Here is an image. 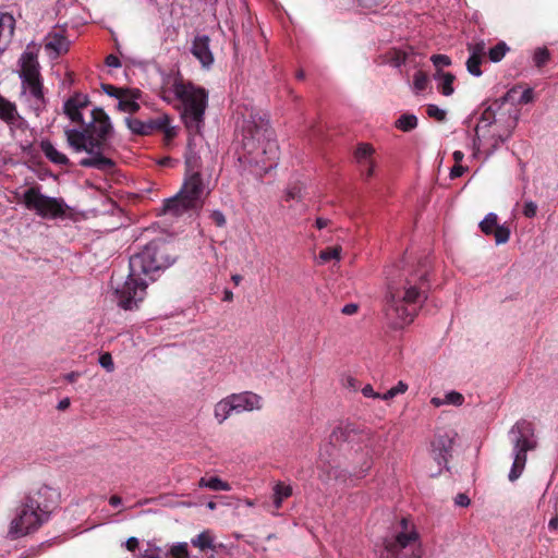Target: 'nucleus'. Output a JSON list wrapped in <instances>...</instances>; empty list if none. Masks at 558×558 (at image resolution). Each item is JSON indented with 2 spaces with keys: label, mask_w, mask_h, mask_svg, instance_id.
Instances as JSON below:
<instances>
[{
  "label": "nucleus",
  "mask_w": 558,
  "mask_h": 558,
  "mask_svg": "<svg viewBox=\"0 0 558 558\" xmlns=\"http://www.w3.org/2000/svg\"><path fill=\"white\" fill-rule=\"evenodd\" d=\"M175 256L169 254V246L162 241H151L143 251L130 257V272L124 284L117 289L118 304L124 310L137 307L143 301L148 280H155L154 274L171 266Z\"/></svg>",
  "instance_id": "obj_1"
},
{
  "label": "nucleus",
  "mask_w": 558,
  "mask_h": 558,
  "mask_svg": "<svg viewBox=\"0 0 558 558\" xmlns=\"http://www.w3.org/2000/svg\"><path fill=\"white\" fill-rule=\"evenodd\" d=\"M83 129H64L68 145L75 151H85L89 156L80 160L84 168H95L101 171L111 170L114 167L112 159L105 156L109 151V138L113 134V125L109 116L102 108L92 110V120L85 123Z\"/></svg>",
  "instance_id": "obj_2"
},
{
  "label": "nucleus",
  "mask_w": 558,
  "mask_h": 558,
  "mask_svg": "<svg viewBox=\"0 0 558 558\" xmlns=\"http://www.w3.org/2000/svg\"><path fill=\"white\" fill-rule=\"evenodd\" d=\"M426 274H405L398 276L389 275L386 293V314L396 319V325H403L413 322L416 315L415 305L427 299L424 286Z\"/></svg>",
  "instance_id": "obj_3"
},
{
  "label": "nucleus",
  "mask_w": 558,
  "mask_h": 558,
  "mask_svg": "<svg viewBox=\"0 0 558 558\" xmlns=\"http://www.w3.org/2000/svg\"><path fill=\"white\" fill-rule=\"evenodd\" d=\"M58 498V493L47 485H43L36 492L29 493L17 517L11 522L9 534L12 538L35 532L46 523Z\"/></svg>",
  "instance_id": "obj_4"
},
{
  "label": "nucleus",
  "mask_w": 558,
  "mask_h": 558,
  "mask_svg": "<svg viewBox=\"0 0 558 558\" xmlns=\"http://www.w3.org/2000/svg\"><path fill=\"white\" fill-rule=\"evenodd\" d=\"M243 148L250 162L267 172L277 166L279 146L268 121L258 118L247 120L243 126Z\"/></svg>",
  "instance_id": "obj_5"
},
{
  "label": "nucleus",
  "mask_w": 558,
  "mask_h": 558,
  "mask_svg": "<svg viewBox=\"0 0 558 558\" xmlns=\"http://www.w3.org/2000/svg\"><path fill=\"white\" fill-rule=\"evenodd\" d=\"M172 92L181 101V119L189 132L187 146L192 150V146L195 145V136H201L203 132L208 95L204 88L180 80L174 81Z\"/></svg>",
  "instance_id": "obj_6"
},
{
  "label": "nucleus",
  "mask_w": 558,
  "mask_h": 558,
  "mask_svg": "<svg viewBox=\"0 0 558 558\" xmlns=\"http://www.w3.org/2000/svg\"><path fill=\"white\" fill-rule=\"evenodd\" d=\"M20 77L22 81L21 100L39 117L47 107L39 63L35 53L26 51L21 59Z\"/></svg>",
  "instance_id": "obj_7"
},
{
  "label": "nucleus",
  "mask_w": 558,
  "mask_h": 558,
  "mask_svg": "<svg viewBox=\"0 0 558 558\" xmlns=\"http://www.w3.org/2000/svg\"><path fill=\"white\" fill-rule=\"evenodd\" d=\"M401 531L386 541L381 558H421L418 535L409 519L400 521Z\"/></svg>",
  "instance_id": "obj_8"
},
{
  "label": "nucleus",
  "mask_w": 558,
  "mask_h": 558,
  "mask_svg": "<svg viewBox=\"0 0 558 558\" xmlns=\"http://www.w3.org/2000/svg\"><path fill=\"white\" fill-rule=\"evenodd\" d=\"M23 204L41 218L53 219L63 217L68 205L62 198L46 196L38 187H29L23 193Z\"/></svg>",
  "instance_id": "obj_9"
},
{
  "label": "nucleus",
  "mask_w": 558,
  "mask_h": 558,
  "mask_svg": "<svg viewBox=\"0 0 558 558\" xmlns=\"http://www.w3.org/2000/svg\"><path fill=\"white\" fill-rule=\"evenodd\" d=\"M372 438L371 430L355 422L339 421L332 428L329 441L335 448H341L344 444L350 445V450H360L354 445L367 442Z\"/></svg>",
  "instance_id": "obj_10"
},
{
  "label": "nucleus",
  "mask_w": 558,
  "mask_h": 558,
  "mask_svg": "<svg viewBox=\"0 0 558 558\" xmlns=\"http://www.w3.org/2000/svg\"><path fill=\"white\" fill-rule=\"evenodd\" d=\"M514 453H527L537 449L534 424L527 420L518 421L508 433Z\"/></svg>",
  "instance_id": "obj_11"
},
{
  "label": "nucleus",
  "mask_w": 558,
  "mask_h": 558,
  "mask_svg": "<svg viewBox=\"0 0 558 558\" xmlns=\"http://www.w3.org/2000/svg\"><path fill=\"white\" fill-rule=\"evenodd\" d=\"M514 125L515 119H512L506 128H501V125H499L497 128H492L482 132L481 140L477 137L474 140V146L477 148V150L483 148L485 154L490 156L502 143H505L511 136Z\"/></svg>",
  "instance_id": "obj_12"
},
{
  "label": "nucleus",
  "mask_w": 558,
  "mask_h": 558,
  "mask_svg": "<svg viewBox=\"0 0 558 558\" xmlns=\"http://www.w3.org/2000/svg\"><path fill=\"white\" fill-rule=\"evenodd\" d=\"M178 193L185 199H190L198 209L203 207L204 199L208 194L198 171H193L191 174L186 175Z\"/></svg>",
  "instance_id": "obj_13"
},
{
  "label": "nucleus",
  "mask_w": 558,
  "mask_h": 558,
  "mask_svg": "<svg viewBox=\"0 0 558 558\" xmlns=\"http://www.w3.org/2000/svg\"><path fill=\"white\" fill-rule=\"evenodd\" d=\"M517 92L515 88L508 90L501 98L495 100L488 108H486L480 121L475 128V133L478 140H481V133L500 125V118H497V111L509 100L513 98V94Z\"/></svg>",
  "instance_id": "obj_14"
},
{
  "label": "nucleus",
  "mask_w": 558,
  "mask_h": 558,
  "mask_svg": "<svg viewBox=\"0 0 558 558\" xmlns=\"http://www.w3.org/2000/svg\"><path fill=\"white\" fill-rule=\"evenodd\" d=\"M0 119L9 125L13 136L28 129L27 121L19 114L15 104L2 96H0Z\"/></svg>",
  "instance_id": "obj_15"
},
{
  "label": "nucleus",
  "mask_w": 558,
  "mask_h": 558,
  "mask_svg": "<svg viewBox=\"0 0 558 558\" xmlns=\"http://www.w3.org/2000/svg\"><path fill=\"white\" fill-rule=\"evenodd\" d=\"M228 397L235 410V414L260 410L263 407L262 397L252 391L231 393Z\"/></svg>",
  "instance_id": "obj_16"
},
{
  "label": "nucleus",
  "mask_w": 558,
  "mask_h": 558,
  "mask_svg": "<svg viewBox=\"0 0 558 558\" xmlns=\"http://www.w3.org/2000/svg\"><path fill=\"white\" fill-rule=\"evenodd\" d=\"M88 104L89 99L87 95L76 93L66 99L63 105V112L73 123L84 125L83 110L87 108Z\"/></svg>",
  "instance_id": "obj_17"
},
{
  "label": "nucleus",
  "mask_w": 558,
  "mask_h": 558,
  "mask_svg": "<svg viewBox=\"0 0 558 558\" xmlns=\"http://www.w3.org/2000/svg\"><path fill=\"white\" fill-rule=\"evenodd\" d=\"M191 52L203 68L209 69L213 65L215 58L210 50V38L207 35H198L193 39Z\"/></svg>",
  "instance_id": "obj_18"
},
{
  "label": "nucleus",
  "mask_w": 558,
  "mask_h": 558,
  "mask_svg": "<svg viewBox=\"0 0 558 558\" xmlns=\"http://www.w3.org/2000/svg\"><path fill=\"white\" fill-rule=\"evenodd\" d=\"M45 50L51 59H57L60 54L69 50L70 43L62 31H52L45 36Z\"/></svg>",
  "instance_id": "obj_19"
},
{
  "label": "nucleus",
  "mask_w": 558,
  "mask_h": 558,
  "mask_svg": "<svg viewBox=\"0 0 558 558\" xmlns=\"http://www.w3.org/2000/svg\"><path fill=\"white\" fill-rule=\"evenodd\" d=\"M199 210L190 199H185L180 193L163 203V214L171 217H181L189 211Z\"/></svg>",
  "instance_id": "obj_20"
},
{
  "label": "nucleus",
  "mask_w": 558,
  "mask_h": 558,
  "mask_svg": "<svg viewBox=\"0 0 558 558\" xmlns=\"http://www.w3.org/2000/svg\"><path fill=\"white\" fill-rule=\"evenodd\" d=\"M15 28V20L9 13L0 12V54L8 48Z\"/></svg>",
  "instance_id": "obj_21"
},
{
  "label": "nucleus",
  "mask_w": 558,
  "mask_h": 558,
  "mask_svg": "<svg viewBox=\"0 0 558 558\" xmlns=\"http://www.w3.org/2000/svg\"><path fill=\"white\" fill-rule=\"evenodd\" d=\"M40 150L45 155V157L52 163L58 166H69L70 159L68 156L60 150L49 141L41 140L39 144Z\"/></svg>",
  "instance_id": "obj_22"
},
{
  "label": "nucleus",
  "mask_w": 558,
  "mask_h": 558,
  "mask_svg": "<svg viewBox=\"0 0 558 558\" xmlns=\"http://www.w3.org/2000/svg\"><path fill=\"white\" fill-rule=\"evenodd\" d=\"M140 97L138 89H124L123 94L119 98L118 109L123 112L134 113L138 111L140 104L136 101Z\"/></svg>",
  "instance_id": "obj_23"
},
{
  "label": "nucleus",
  "mask_w": 558,
  "mask_h": 558,
  "mask_svg": "<svg viewBox=\"0 0 558 558\" xmlns=\"http://www.w3.org/2000/svg\"><path fill=\"white\" fill-rule=\"evenodd\" d=\"M232 414H235L229 397L221 399L214 407V417L218 424L225 423Z\"/></svg>",
  "instance_id": "obj_24"
},
{
  "label": "nucleus",
  "mask_w": 558,
  "mask_h": 558,
  "mask_svg": "<svg viewBox=\"0 0 558 558\" xmlns=\"http://www.w3.org/2000/svg\"><path fill=\"white\" fill-rule=\"evenodd\" d=\"M125 124L133 134L148 135L154 131V120L147 122L141 121L136 118L126 117Z\"/></svg>",
  "instance_id": "obj_25"
},
{
  "label": "nucleus",
  "mask_w": 558,
  "mask_h": 558,
  "mask_svg": "<svg viewBox=\"0 0 558 558\" xmlns=\"http://www.w3.org/2000/svg\"><path fill=\"white\" fill-rule=\"evenodd\" d=\"M215 536L210 530H205L191 539V544L198 548L201 551L210 549L216 550Z\"/></svg>",
  "instance_id": "obj_26"
},
{
  "label": "nucleus",
  "mask_w": 558,
  "mask_h": 558,
  "mask_svg": "<svg viewBox=\"0 0 558 558\" xmlns=\"http://www.w3.org/2000/svg\"><path fill=\"white\" fill-rule=\"evenodd\" d=\"M274 506L278 510L281 508L284 499L292 495V486L287 485L283 482H278L274 486Z\"/></svg>",
  "instance_id": "obj_27"
},
{
  "label": "nucleus",
  "mask_w": 558,
  "mask_h": 558,
  "mask_svg": "<svg viewBox=\"0 0 558 558\" xmlns=\"http://www.w3.org/2000/svg\"><path fill=\"white\" fill-rule=\"evenodd\" d=\"M154 130L162 131L167 141L177 136V128L170 125V118L167 114L154 120Z\"/></svg>",
  "instance_id": "obj_28"
},
{
  "label": "nucleus",
  "mask_w": 558,
  "mask_h": 558,
  "mask_svg": "<svg viewBox=\"0 0 558 558\" xmlns=\"http://www.w3.org/2000/svg\"><path fill=\"white\" fill-rule=\"evenodd\" d=\"M199 486L207 487V488H209L211 490H216V492H219V490L227 492V490L231 489L230 485L227 482H223L222 480H220L217 476L202 477L199 480Z\"/></svg>",
  "instance_id": "obj_29"
},
{
  "label": "nucleus",
  "mask_w": 558,
  "mask_h": 558,
  "mask_svg": "<svg viewBox=\"0 0 558 558\" xmlns=\"http://www.w3.org/2000/svg\"><path fill=\"white\" fill-rule=\"evenodd\" d=\"M342 247L339 245L327 247L319 252L318 259L320 264H325L331 259L337 262L341 258Z\"/></svg>",
  "instance_id": "obj_30"
},
{
  "label": "nucleus",
  "mask_w": 558,
  "mask_h": 558,
  "mask_svg": "<svg viewBox=\"0 0 558 558\" xmlns=\"http://www.w3.org/2000/svg\"><path fill=\"white\" fill-rule=\"evenodd\" d=\"M417 126V118L414 114H402L396 121V128L403 131L409 132Z\"/></svg>",
  "instance_id": "obj_31"
},
{
  "label": "nucleus",
  "mask_w": 558,
  "mask_h": 558,
  "mask_svg": "<svg viewBox=\"0 0 558 558\" xmlns=\"http://www.w3.org/2000/svg\"><path fill=\"white\" fill-rule=\"evenodd\" d=\"M497 226H498V217L494 213L487 214L485 216V218L480 222V229L486 235L492 234Z\"/></svg>",
  "instance_id": "obj_32"
},
{
  "label": "nucleus",
  "mask_w": 558,
  "mask_h": 558,
  "mask_svg": "<svg viewBox=\"0 0 558 558\" xmlns=\"http://www.w3.org/2000/svg\"><path fill=\"white\" fill-rule=\"evenodd\" d=\"M509 51V47L506 43L500 41L488 50V58L492 62H499Z\"/></svg>",
  "instance_id": "obj_33"
},
{
  "label": "nucleus",
  "mask_w": 558,
  "mask_h": 558,
  "mask_svg": "<svg viewBox=\"0 0 558 558\" xmlns=\"http://www.w3.org/2000/svg\"><path fill=\"white\" fill-rule=\"evenodd\" d=\"M526 456H514V461L509 473V480L511 482L518 480L525 466Z\"/></svg>",
  "instance_id": "obj_34"
},
{
  "label": "nucleus",
  "mask_w": 558,
  "mask_h": 558,
  "mask_svg": "<svg viewBox=\"0 0 558 558\" xmlns=\"http://www.w3.org/2000/svg\"><path fill=\"white\" fill-rule=\"evenodd\" d=\"M374 149L368 144H360L355 150V158L360 165H364L367 160H372L371 156Z\"/></svg>",
  "instance_id": "obj_35"
},
{
  "label": "nucleus",
  "mask_w": 558,
  "mask_h": 558,
  "mask_svg": "<svg viewBox=\"0 0 558 558\" xmlns=\"http://www.w3.org/2000/svg\"><path fill=\"white\" fill-rule=\"evenodd\" d=\"M440 78L441 82L439 84V89L441 94L445 96H450L453 93L452 84L454 81V75L451 73H442Z\"/></svg>",
  "instance_id": "obj_36"
},
{
  "label": "nucleus",
  "mask_w": 558,
  "mask_h": 558,
  "mask_svg": "<svg viewBox=\"0 0 558 558\" xmlns=\"http://www.w3.org/2000/svg\"><path fill=\"white\" fill-rule=\"evenodd\" d=\"M468 51L470 52V56H474L476 58L484 59L487 51H486V44L484 40H478L475 43H469L468 44Z\"/></svg>",
  "instance_id": "obj_37"
},
{
  "label": "nucleus",
  "mask_w": 558,
  "mask_h": 558,
  "mask_svg": "<svg viewBox=\"0 0 558 558\" xmlns=\"http://www.w3.org/2000/svg\"><path fill=\"white\" fill-rule=\"evenodd\" d=\"M484 59H481V58H476L474 56H470L469 59L466 60V70L468 72L473 75V76H481L482 75V70H481V64L483 62Z\"/></svg>",
  "instance_id": "obj_38"
},
{
  "label": "nucleus",
  "mask_w": 558,
  "mask_h": 558,
  "mask_svg": "<svg viewBox=\"0 0 558 558\" xmlns=\"http://www.w3.org/2000/svg\"><path fill=\"white\" fill-rule=\"evenodd\" d=\"M496 244H505L509 241L510 230L506 226H497L493 231Z\"/></svg>",
  "instance_id": "obj_39"
},
{
  "label": "nucleus",
  "mask_w": 558,
  "mask_h": 558,
  "mask_svg": "<svg viewBox=\"0 0 558 558\" xmlns=\"http://www.w3.org/2000/svg\"><path fill=\"white\" fill-rule=\"evenodd\" d=\"M172 558H189L187 543H178L170 548Z\"/></svg>",
  "instance_id": "obj_40"
},
{
  "label": "nucleus",
  "mask_w": 558,
  "mask_h": 558,
  "mask_svg": "<svg viewBox=\"0 0 558 558\" xmlns=\"http://www.w3.org/2000/svg\"><path fill=\"white\" fill-rule=\"evenodd\" d=\"M549 60V51L546 48L535 50L533 61L537 68L545 65Z\"/></svg>",
  "instance_id": "obj_41"
},
{
  "label": "nucleus",
  "mask_w": 558,
  "mask_h": 558,
  "mask_svg": "<svg viewBox=\"0 0 558 558\" xmlns=\"http://www.w3.org/2000/svg\"><path fill=\"white\" fill-rule=\"evenodd\" d=\"M444 402L459 407L464 402V397L458 391H450L445 395Z\"/></svg>",
  "instance_id": "obj_42"
},
{
  "label": "nucleus",
  "mask_w": 558,
  "mask_h": 558,
  "mask_svg": "<svg viewBox=\"0 0 558 558\" xmlns=\"http://www.w3.org/2000/svg\"><path fill=\"white\" fill-rule=\"evenodd\" d=\"M428 117L437 120L444 121L446 118V111L437 107L436 105H428L426 110Z\"/></svg>",
  "instance_id": "obj_43"
},
{
  "label": "nucleus",
  "mask_w": 558,
  "mask_h": 558,
  "mask_svg": "<svg viewBox=\"0 0 558 558\" xmlns=\"http://www.w3.org/2000/svg\"><path fill=\"white\" fill-rule=\"evenodd\" d=\"M99 364L107 372H112L114 369V363L110 353H104L99 357Z\"/></svg>",
  "instance_id": "obj_44"
},
{
  "label": "nucleus",
  "mask_w": 558,
  "mask_h": 558,
  "mask_svg": "<svg viewBox=\"0 0 558 558\" xmlns=\"http://www.w3.org/2000/svg\"><path fill=\"white\" fill-rule=\"evenodd\" d=\"M432 62L435 66H449L451 64V60L446 54H434L430 58Z\"/></svg>",
  "instance_id": "obj_45"
},
{
  "label": "nucleus",
  "mask_w": 558,
  "mask_h": 558,
  "mask_svg": "<svg viewBox=\"0 0 558 558\" xmlns=\"http://www.w3.org/2000/svg\"><path fill=\"white\" fill-rule=\"evenodd\" d=\"M426 85H427V77H426V75L423 74L422 72H417L414 75V87L417 90H423V89H425Z\"/></svg>",
  "instance_id": "obj_46"
},
{
  "label": "nucleus",
  "mask_w": 558,
  "mask_h": 558,
  "mask_svg": "<svg viewBox=\"0 0 558 558\" xmlns=\"http://www.w3.org/2000/svg\"><path fill=\"white\" fill-rule=\"evenodd\" d=\"M287 198L288 199H301L302 198V186L299 184H295L288 189L287 191Z\"/></svg>",
  "instance_id": "obj_47"
},
{
  "label": "nucleus",
  "mask_w": 558,
  "mask_h": 558,
  "mask_svg": "<svg viewBox=\"0 0 558 558\" xmlns=\"http://www.w3.org/2000/svg\"><path fill=\"white\" fill-rule=\"evenodd\" d=\"M210 219L215 222L218 227H223L227 222L226 217L221 210H213L210 214Z\"/></svg>",
  "instance_id": "obj_48"
},
{
  "label": "nucleus",
  "mask_w": 558,
  "mask_h": 558,
  "mask_svg": "<svg viewBox=\"0 0 558 558\" xmlns=\"http://www.w3.org/2000/svg\"><path fill=\"white\" fill-rule=\"evenodd\" d=\"M357 1L362 8L368 9V10H374L385 2V0H357Z\"/></svg>",
  "instance_id": "obj_49"
},
{
  "label": "nucleus",
  "mask_w": 558,
  "mask_h": 558,
  "mask_svg": "<svg viewBox=\"0 0 558 558\" xmlns=\"http://www.w3.org/2000/svg\"><path fill=\"white\" fill-rule=\"evenodd\" d=\"M102 88L105 90V93L111 97H116V98H120L121 95L123 94L124 89L122 88H117L112 85H102Z\"/></svg>",
  "instance_id": "obj_50"
},
{
  "label": "nucleus",
  "mask_w": 558,
  "mask_h": 558,
  "mask_svg": "<svg viewBox=\"0 0 558 558\" xmlns=\"http://www.w3.org/2000/svg\"><path fill=\"white\" fill-rule=\"evenodd\" d=\"M537 205L534 202H527L524 204L523 214L527 218H532L536 215Z\"/></svg>",
  "instance_id": "obj_51"
},
{
  "label": "nucleus",
  "mask_w": 558,
  "mask_h": 558,
  "mask_svg": "<svg viewBox=\"0 0 558 558\" xmlns=\"http://www.w3.org/2000/svg\"><path fill=\"white\" fill-rule=\"evenodd\" d=\"M362 393L366 398H375L378 399L380 397V393L375 392L373 387L371 385H366L362 388Z\"/></svg>",
  "instance_id": "obj_52"
},
{
  "label": "nucleus",
  "mask_w": 558,
  "mask_h": 558,
  "mask_svg": "<svg viewBox=\"0 0 558 558\" xmlns=\"http://www.w3.org/2000/svg\"><path fill=\"white\" fill-rule=\"evenodd\" d=\"M532 100H533V89L532 88H527L520 96L519 102L520 104H529Z\"/></svg>",
  "instance_id": "obj_53"
},
{
  "label": "nucleus",
  "mask_w": 558,
  "mask_h": 558,
  "mask_svg": "<svg viewBox=\"0 0 558 558\" xmlns=\"http://www.w3.org/2000/svg\"><path fill=\"white\" fill-rule=\"evenodd\" d=\"M357 310H359L357 304L349 303L342 307L341 313L344 315H354L357 312Z\"/></svg>",
  "instance_id": "obj_54"
},
{
  "label": "nucleus",
  "mask_w": 558,
  "mask_h": 558,
  "mask_svg": "<svg viewBox=\"0 0 558 558\" xmlns=\"http://www.w3.org/2000/svg\"><path fill=\"white\" fill-rule=\"evenodd\" d=\"M106 64L110 68H120L121 66V62H120L119 58L114 54H109L106 58Z\"/></svg>",
  "instance_id": "obj_55"
},
{
  "label": "nucleus",
  "mask_w": 558,
  "mask_h": 558,
  "mask_svg": "<svg viewBox=\"0 0 558 558\" xmlns=\"http://www.w3.org/2000/svg\"><path fill=\"white\" fill-rule=\"evenodd\" d=\"M362 167H365V175L366 178H371L374 174L375 171V163L373 160H367L364 165H361Z\"/></svg>",
  "instance_id": "obj_56"
},
{
  "label": "nucleus",
  "mask_w": 558,
  "mask_h": 558,
  "mask_svg": "<svg viewBox=\"0 0 558 558\" xmlns=\"http://www.w3.org/2000/svg\"><path fill=\"white\" fill-rule=\"evenodd\" d=\"M456 504L461 507H466L470 505V498L465 494H459L456 497Z\"/></svg>",
  "instance_id": "obj_57"
},
{
  "label": "nucleus",
  "mask_w": 558,
  "mask_h": 558,
  "mask_svg": "<svg viewBox=\"0 0 558 558\" xmlns=\"http://www.w3.org/2000/svg\"><path fill=\"white\" fill-rule=\"evenodd\" d=\"M125 545L128 550L134 551L138 547V539L136 537H130Z\"/></svg>",
  "instance_id": "obj_58"
},
{
  "label": "nucleus",
  "mask_w": 558,
  "mask_h": 558,
  "mask_svg": "<svg viewBox=\"0 0 558 558\" xmlns=\"http://www.w3.org/2000/svg\"><path fill=\"white\" fill-rule=\"evenodd\" d=\"M395 395L403 393L408 390V385L403 381H399L397 386L391 388Z\"/></svg>",
  "instance_id": "obj_59"
},
{
  "label": "nucleus",
  "mask_w": 558,
  "mask_h": 558,
  "mask_svg": "<svg viewBox=\"0 0 558 558\" xmlns=\"http://www.w3.org/2000/svg\"><path fill=\"white\" fill-rule=\"evenodd\" d=\"M463 171H464V168L462 166H454L452 169H451V172H450V177L451 178H458V177H461L463 174Z\"/></svg>",
  "instance_id": "obj_60"
},
{
  "label": "nucleus",
  "mask_w": 558,
  "mask_h": 558,
  "mask_svg": "<svg viewBox=\"0 0 558 558\" xmlns=\"http://www.w3.org/2000/svg\"><path fill=\"white\" fill-rule=\"evenodd\" d=\"M71 402L69 398H64L58 402L57 409L59 411H64L70 407Z\"/></svg>",
  "instance_id": "obj_61"
},
{
  "label": "nucleus",
  "mask_w": 558,
  "mask_h": 558,
  "mask_svg": "<svg viewBox=\"0 0 558 558\" xmlns=\"http://www.w3.org/2000/svg\"><path fill=\"white\" fill-rule=\"evenodd\" d=\"M196 163H197V158L195 156L192 155V153L186 157V166L189 169H193L194 167H196Z\"/></svg>",
  "instance_id": "obj_62"
},
{
  "label": "nucleus",
  "mask_w": 558,
  "mask_h": 558,
  "mask_svg": "<svg viewBox=\"0 0 558 558\" xmlns=\"http://www.w3.org/2000/svg\"><path fill=\"white\" fill-rule=\"evenodd\" d=\"M81 376L78 372H71L64 375V379L69 383H74Z\"/></svg>",
  "instance_id": "obj_63"
},
{
  "label": "nucleus",
  "mask_w": 558,
  "mask_h": 558,
  "mask_svg": "<svg viewBox=\"0 0 558 558\" xmlns=\"http://www.w3.org/2000/svg\"><path fill=\"white\" fill-rule=\"evenodd\" d=\"M548 529L550 531H555L558 529V514H555V517H553L550 520H549V523H548Z\"/></svg>",
  "instance_id": "obj_64"
}]
</instances>
